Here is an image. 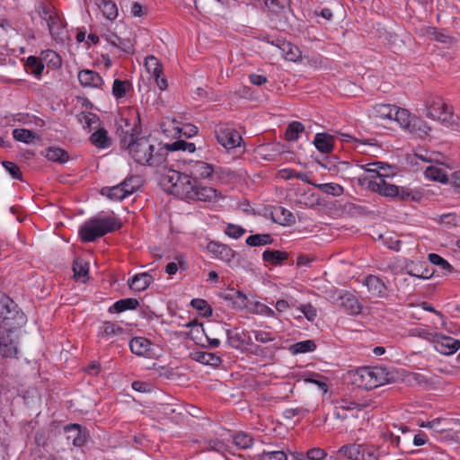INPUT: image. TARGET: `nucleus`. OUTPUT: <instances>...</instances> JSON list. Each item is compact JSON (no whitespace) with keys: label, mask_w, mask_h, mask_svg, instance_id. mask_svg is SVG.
<instances>
[{"label":"nucleus","mask_w":460,"mask_h":460,"mask_svg":"<svg viewBox=\"0 0 460 460\" xmlns=\"http://www.w3.org/2000/svg\"><path fill=\"white\" fill-rule=\"evenodd\" d=\"M428 258H429V261L432 264L439 266L441 268V270H443L444 274H448V273L453 272L454 269L451 266V264L447 260H445L443 257H441L440 255H438L437 253H429Z\"/></svg>","instance_id":"53"},{"label":"nucleus","mask_w":460,"mask_h":460,"mask_svg":"<svg viewBox=\"0 0 460 460\" xmlns=\"http://www.w3.org/2000/svg\"><path fill=\"white\" fill-rule=\"evenodd\" d=\"M315 188H317L322 192L332 195L335 197H339L343 194L344 189L341 185L335 183V182H330V183H319V184H314Z\"/></svg>","instance_id":"45"},{"label":"nucleus","mask_w":460,"mask_h":460,"mask_svg":"<svg viewBox=\"0 0 460 460\" xmlns=\"http://www.w3.org/2000/svg\"><path fill=\"white\" fill-rule=\"evenodd\" d=\"M73 272L75 280L85 282L88 279L89 264L82 258H76L73 261Z\"/></svg>","instance_id":"34"},{"label":"nucleus","mask_w":460,"mask_h":460,"mask_svg":"<svg viewBox=\"0 0 460 460\" xmlns=\"http://www.w3.org/2000/svg\"><path fill=\"white\" fill-rule=\"evenodd\" d=\"M298 309L303 313L308 321H314L317 316L316 308L311 304L301 305Z\"/></svg>","instance_id":"64"},{"label":"nucleus","mask_w":460,"mask_h":460,"mask_svg":"<svg viewBox=\"0 0 460 460\" xmlns=\"http://www.w3.org/2000/svg\"><path fill=\"white\" fill-rule=\"evenodd\" d=\"M341 307L350 315L359 314L362 311V305L358 299L353 294L345 292L340 296Z\"/></svg>","instance_id":"21"},{"label":"nucleus","mask_w":460,"mask_h":460,"mask_svg":"<svg viewBox=\"0 0 460 460\" xmlns=\"http://www.w3.org/2000/svg\"><path fill=\"white\" fill-rule=\"evenodd\" d=\"M224 233L231 238L239 239L245 234V229L241 226L229 223L226 226Z\"/></svg>","instance_id":"59"},{"label":"nucleus","mask_w":460,"mask_h":460,"mask_svg":"<svg viewBox=\"0 0 460 460\" xmlns=\"http://www.w3.org/2000/svg\"><path fill=\"white\" fill-rule=\"evenodd\" d=\"M146 66L147 71L154 77H161L163 75V66L159 63L158 59L154 56H150L146 59Z\"/></svg>","instance_id":"54"},{"label":"nucleus","mask_w":460,"mask_h":460,"mask_svg":"<svg viewBox=\"0 0 460 460\" xmlns=\"http://www.w3.org/2000/svg\"><path fill=\"white\" fill-rule=\"evenodd\" d=\"M401 201H416L422 199L423 194L416 190L408 187H399V194L397 197Z\"/></svg>","instance_id":"39"},{"label":"nucleus","mask_w":460,"mask_h":460,"mask_svg":"<svg viewBox=\"0 0 460 460\" xmlns=\"http://www.w3.org/2000/svg\"><path fill=\"white\" fill-rule=\"evenodd\" d=\"M99 7L101 8L103 15L111 21L115 20L118 17V7L117 4L111 0H102Z\"/></svg>","instance_id":"46"},{"label":"nucleus","mask_w":460,"mask_h":460,"mask_svg":"<svg viewBox=\"0 0 460 460\" xmlns=\"http://www.w3.org/2000/svg\"><path fill=\"white\" fill-rule=\"evenodd\" d=\"M288 252L285 251L267 249L262 253V260L273 266H279L288 259Z\"/></svg>","instance_id":"30"},{"label":"nucleus","mask_w":460,"mask_h":460,"mask_svg":"<svg viewBox=\"0 0 460 460\" xmlns=\"http://www.w3.org/2000/svg\"><path fill=\"white\" fill-rule=\"evenodd\" d=\"M420 33L423 36L429 38L439 43L452 44L454 38L446 33L445 30H438L436 27L426 26L420 29Z\"/></svg>","instance_id":"25"},{"label":"nucleus","mask_w":460,"mask_h":460,"mask_svg":"<svg viewBox=\"0 0 460 460\" xmlns=\"http://www.w3.org/2000/svg\"><path fill=\"white\" fill-rule=\"evenodd\" d=\"M405 272L417 279H429L433 276L434 270L429 268L426 261H408L404 266Z\"/></svg>","instance_id":"16"},{"label":"nucleus","mask_w":460,"mask_h":460,"mask_svg":"<svg viewBox=\"0 0 460 460\" xmlns=\"http://www.w3.org/2000/svg\"><path fill=\"white\" fill-rule=\"evenodd\" d=\"M424 175L427 179L441 183H447L450 181L445 170L436 165H429L424 171Z\"/></svg>","instance_id":"35"},{"label":"nucleus","mask_w":460,"mask_h":460,"mask_svg":"<svg viewBox=\"0 0 460 460\" xmlns=\"http://www.w3.org/2000/svg\"><path fill=\"white\" fill-rule=\"evenodd\" d=\"M381 164L382 163L376 162L362 165L361 167L365 170L366 174L358 178V184L366 186L368 190L369 182H378V181L387 178V174L381 172V169H384Z\"/></svg>","instance_id":"12"},{"label":"nucleus","mask_w":460,"mask_h":460,"mask_svg":"<svg viewBox=\"0 0 460 460\" xmlns=\"http://www.w3.org/2000/svg\"><path fill=\"white\" fill-rule=\"evenodd\" d=\"M164 147L166 148V156L168 155V152L173 151H188L189 153H193L196 150V146L194 143L187 142L182 139H178L172 144H165Z\"/></svg>","instance_id":"41"},{"label":"nucleus","mask_w":460,"mask_h":460,"mask_svg":"<svg viewBox=\"0 0 460 460\" xmlns=\"http://www.w3.org/2000/svg\"><path fill=\"white\" fill-rule=\"evenodd\" d=\"M428 118L439 120L446 125H453L454 113L450 106H448L445 101L438 96L429 98L426 102Z\"/></svg>","instance_id":"7"},{"label":"nucleus","mask_w":460,"mask_h":460,"mask_svg":"<svg viewBox=\"0 0 460 460\" xmlns=\"http://www.w3.org/2000/svg\"><path fill=\"white\" fill-rule=\"evenodd\" d=\"M316 349V344L313 340H306L303 341L296 342L290 346L289 350L293 354H300L312 352Z\"/></svg>","instance_id":"48"},{"label":"nucleus","mask_w":460,"mask_h":460,"mask_svg":"<svg viewBox=\"0 0 460 460\" xmlns=\"http://www.w3.org/2000/svg\"><path fill=\"white\" fill-rule=\"evenodd\" d=\"M139 306V302L137 298H123L116 301L108 311L111 314L122 313L127 310H136Z\"/></svg>","instance_id":"32"},{"label":"nucleus","mask_w":460,"mask_h":460,"mask_svg":"<svg viewBox=\"0 0 460 460\" xmlns=\"http://www.w3.org/2000/svg\"><path fill=\"white\" fill-rule=\"evenodd\" d=\"M233 443L240 449H247L253 444V438L251 435L239 431L233 435Z\"/></svg>","instance_id":"47"},{"label":"nucleus","mask_w":460,"mask_h":460,"mask_svg":"<svg viewBox=\"0 0 460 460\" xmlns=\"http://www.w3.org/2000/svg\"><path fill=\"white\" fill-rule=\"evenodd\" d=\"M176 259L178 261V263H176V262H169L166 265L165 272L168 275H174L178 271L179 268L181 269V270H185L186 269V263H185L183 258L181 256H179Z\"/></svg>","instance_id":"63"},{"label":"nucleus","mask_w":460,"mask_h":460,"mask_svg":"<svg viewBox=\"0 0 460 460\" xmlns=\"http://www.w3.org/2000/svg\"><path fill=\"white\" fill-rule=\"evenodd\" d=\"M435 349L444 355H452L460 349V341L438 333L434 341Z\"/></svg>","instance_id":"14"},{"label":"nucleus","mask_w":460,"mask_h":460,"mask_svg":"<svg viewBox=\"0 0 460 460\" xmlns=\"http://www.w3.org/2000/svg\"><path fill=\"white\" fill-rule=\"evenodd\" d=\"M363 285L367 288L369 294L375 298H383L387 295L386 285L376 275H367L363 281Z\"/></svg>","instance_id":"17"},{"label":"nucleus","mask_w":460,"mask_h":460,"mask_svg":"<svg viewBox=\"0 0 460 460\" xmlns=\"http://www.w3.org/2000/svg\"><path fill=\"white\" fill-rule=\"evenodd\" d=\"M66 439L71 440L75 447H82L87 441L86 429L76 423H70L64 427Z\"/></svg>","instance_id":"18"},{"label":"nucleus","mask_w":460,"mask_h":460,"mask_svg":"<svg viewBox=\"0 0 460 460\" xmlns=\"http://www.w3.org/2000/svg\"><path fill=\"white\" fill-rule=\"evenodd\" d=\"M271 220L280 226H291L296 222L293 213L280 206L273 207L270 213Z\"/></svg>","instance_id":"23"},{"label":"nucleus","mask_w":460,"mask_h":460,"mask_svg":"<svg viewBox=\"0 0 460 460\" xmlns=\"http://www.w3.org/2000/svg\"><path fill=\"white\" fill-rule=\"evenodd\" d=\"M163 181L170 184V191L172 194L189 201L211 202L217 197L216 189L191 179L185 171L181 172L177 170H169L163 175Z\"/></svg>","instance_id":"1"},{"label":"nucleus","mask_w":460,"mask_h":460,"mask_svg":"<svg viewBox=\"0 0 460 460\" xmlns=\"http://www.w3.org/2000/svg\"><path fill=\"white\" fill-rule=\"evenodd\" d=\"M131 83L128 80L115 79L112 84V94L119 100L127 95V93L131 89Z\"/></svg>","instance_id":"40"},{"label":"nucleus","mask_w":460,"mask_h":460,"mask_svg":"<svg viewBox=\"0 0 460 460\" xmlns=\"http://www.w3.org/2000/svg\"><path fill=\"white\" fill-rule=\"evenodd\" d=\"M116 132L119 139V146L121 149L130 145V143L139 137L141 134L139 115L121 117L117 121Z\"/></svg>","instance_id":"6"},{"label":"nucleus","mask_w":460,"mask_h":460,"mask_svg":"<svg viewBox=\"0 0 460 460\" xmlns=\"http://www.w3.org/2000/svg\"><path fill=\"white\" fill-rule=\"evenodd\" d=\"M79 116H80L79 117L80 122L84 123V127L87 128L89 129H91V128L93 124H96L97 122H99V117L95 113L82 112Z\"/></svg>","instance_id":"61"},{"label":"nucleus","mask_w":460,"mask_h":460,"mask_svg":"<svg viewBox=\"0 0 460 460\" xmlns=\"http://www.w3.org/2000/svg\"><path fill=\"white\" fill-rule=\"evenodd\" d=\"M41 58L53 68H59L62 65L60 56L52 49L43 50L41 52Z\"/></svg>","instance_id":"52"},{"label":"nucleus","mask_w":460,"mask_h":460,"mask_svg":"<svg viewBox=\"0 0 460 460\" xmlns=\"http://www.w3.org/2000/svg\"><path fill=\"white\" fill-rule=\"evenodd\" d=\"M120 186H122L124 190L130 191L131 195L139 188L140 179L138 176L135 175L128 176L122 182H120Z\"/></svg>","instance_id":"58"},{"label":"nucleus","mask_w":460,"mask_h":460,"mask_svg":"<svg viewBox=\"0 0 460 460\" xmlns=\"http://www.w3.org/2000/svg\"><path fill=\"white\" fill-rule=\"evenodd\" d=\"M181 169L185 171L191 179L197 181H199V178L208 179L214 172V166L211 164L199 160H183Z\"/></svg>","instance_id":"11"},{"label":"nucleus","mask_w":460,"mask_h":460,"mask_svg":"<svg viewBox=\"0 0 460 460\" xmlns=\"http://www.w3.org/2000/svg\"><path fill=\"white\" fill-rule=\"evenodd\" d=\"M121 227L122 222L116 217H93L80 226L78 234L84 243H91Z\"/></svg>","instance_id":"3"},{"label":"nucleus","mask_w":460,"mask_h":460,"mask_svg":"<svg viewBox=\"0 0 460 460\" xmlns=\"http://www.w3.org/2000/svg\"><path fill=\"white\" fill-rule=\"evenodd\" d=\"M110 42L113 47L121 49L125 53H131L133 51V44L129 40L121 39L117 35H113L111 37Z\"/></svg>","instance_id":"55"},{"label":"nucleus","mask_w":460,"mask_h":460,"mask_svg":"<svg viewBox=\"0 0 460 460\" xmlns=\"http://www.w3.org/2000/svg\"><path fill=\"white\" fill-rule=\"evenodd\" d=\"M368 190L387 198H396L399 194V186L387 182L386 178L378 182H369Z\"/></svg>","instance_id":"20"},{"label":"nucleus","mask_w":460,"mask_h":460,"mask_svg":"<svg viewBox=\"0 0 460 460\" xmlns=\"http://www.w3.org/2000/svg\"><path fill=\"white\" fill-rule=\"evenodd\" d=\"M207 250L215 258L226 262H230L235 256V252L229 245L217 241L208 242Z\"/></svg>","instance_id":"15"},{"label":"nucleus","mask_w":460,"mask_h":460,"mask_svg":"<svg viewBox=\"0 0 460 460\" xmlns=\"http://www.w3.org/2000/svg\"><path fill=\"white\" fill-rule=\"evenodd\" d=\"M190 305L203 317H209L212 315V307L205 299L194 298L190 301Z\"/></svg>","instance_id":"49"},{"label":"nucleus","mask_w":460,"mask_h":460,"mask_svg":"<svg viewBox=\"0 0 460 460\" xmlns=\"http://www.w3.org/2000/svg\"><path fill=\"white\" fill-rule=\"evenodd\" d=\"M280 50L283 58L288 61L297 62L302 59V51L289 41L281 43Z\"/></svg>","instance_id":"33"},{"label":"nucleus","mask_w":460,"mask_h":460,"mask_svg":"<svg viewBox=\"0 0 460 460\" xmlns=\"http://www.w3.org/2000/svg\"><path fill=\"white\" fill-rule=\"evenodd\" d=\"M129 349L133 354L150 358L152 355V343L144 337H134L129 341Z\"/></svg>","instance_id":"22"},{"label":"nucleus","mask_w":460,"mask_h":460,"mask_svg":"<svg viewBox=\"0 0 460 460\" xmlns=\"http://www.w3.org/2000/svg\"><path fill=\"white\" fill-rule=\"evenodd\" d=\"M235 296L234 297V301L232 303V307L235 310H243V309H252V303L250 301L248 296L243 293L241 290H238L235 293Z\"/></svg>","instance_id":"51"},{"label":"nucleus","mask_w":460,"mask_h":460,"mask_svg":"<svg viewBox=\"0 0 460 460\" xmlns=\"http://www.w3.org/2000/svg\"><path fill=\"white\" fill-rule=\"evenodd\" d=\"M228 343L233 348H240L242 344H252L251 337L244 331L239 332L238 329L226 330Z\"/></svg>","instance_id":"28"},{"label":"nucleus","mask_w":460,"mask_h":460,"mask_svg":"<svg viewBox=\"0 0 460 460\" xmlns=\"http://www.w3.org/2000/svg\"><path fill=\"white\" fill-rule=\"evenodd\" d=\"M25 66L30 71V73L37 78L41 76L44 70V65L42 61L35 56H30L27 58Z\"/></svg>","instance_id":"43"},{"label":"nucleus","mask_w":460,"mask_h":460,"mask_svg":"<svg viewBox=\"0 0 460 460\" xmlns=\"http://www.w3.org/2000/svg\"><path fill=\"white\" fill-rule=\"evenodd\" d=\"M13 137L16 141L29 144L34 140L35 134L30 129L15 128L13 131Z\"/></svg>","instance_id":"56"},{"label":"nucleus","mask_w":460,"mask_h":460,"mask_svg":"<svg viewBox=\"0 0 460 460\" xmlns=\"http://www.w3.org/2000/svg\"><path fill=\"white\" fill-rule=\"evenodd\" d=\"M352 384L372 390L390 381V373L382 367H362L351 372Z\"/></svg>","instance_id":"4"},{"label":"nucleus","mask_w":460,"mask_h":460,"mask_svg":"<svg viewBox=\"0 0 460 460\" xmlns=\"http://www.w3.org/2000/svg\"><path fill=\"white\" fill-rule=\"evenodd\" d=\"M338 453L349 460H376V449L364 444L342 446Z\"/></svg>","instance_id":"10"},{"label":"nucleus","mask_w":460,"mask_h":460,"mask_svg":"<svg viewBox=\"0 0 460 460\" xmlns=\"http://www.w3.org/2000/svg\"><path fill=\"white\" fill-rule=\"evenodd\" d=\"M25 322V315L17 309L16 304L8 296L0 294V327L7 333L6 339Z\"/></svg>","instance_id":"5"},{"label":"nucleus","mask_w":460,"mask_h":460,"mask_svg":"<svg viewBox=\"0 0 460 460\" xmlns=\"http://www.w3.org/2000/svg\"><path fill=\"white\" fill-rule=\"evenodd\" d=\"M404 111V109L389 103H376L371 110V116L380 120L396 121L398 123L397 111Z\"/></svg>","instance_id":"13"},{"label":"nucleus","mask_w":460,"mask_h":460,"mask_svg":"<svg viewBox=\"0 0 460 460\" xmlns=\"http://www.w3.org/2000/svg\"><path fill=\"white\" fill-rule=\"evenodd\" d=\"M47 24L52 38L58 42H64L67 38V31L58 14L53 16Z\"/></svg>","instance_id":"24"},{"label":"nucleus","mask_w":460,"mask_h":460,"mask_svg":"<svg viewBox=\"0 0 460 460\" xmlns=\"http://www.w3.org/2000/svg\"><path fill=\"white\" fill-rule=\"evenodd\" d=\"M314 144L319 152L328 154L333 149L334 137L328 133H317L314 136Z\"/></svg>","instance_id":"29"},{"label":"nucleus","mask_w":460,"mask_h":460,"mask_svg":"<svg viewBox=\"0 0 460 460\" xmlns=\"http://www.w3.org/2000/svg\"><path fill=\"white\" fill-rule=\"evenodd\" d=\"M397 114L400 127L418 137H425L431 129L421 118L411 115L406 109L397 111Z\"/></svg>","instance_id":"8"},{"label":"nucleus","mask_w":460,"mask_h":460,"mask_svg":"<svg viewBox=\"0 0 460 460\" xmlns=\"http://www.w3.org/2000/svg\"><path fill=\"white\" fill-rule=\"evenodd\" d=\"M37 12L39 15L46 22H49L50 19H52L53 16L58 14L54 11L52 4L47 3H40L37 5Z\"/></svg>","instance_id":"57"},{"label":"nucleus","mask_w":460,"mask_h":460,"mask_svg":"<svg viewBox=\"0 0 460 460\" xmlns=\"http://www.w3.org/2000/svg\"><path fill=\"white\" fill-rule=\"evenodd\" d=\"M2 164L13 179L22 181V173L16 164L10 161H4Z\"/></svg>","instance_id":"60"},{"label":"nucleus","mask_w":460,"mask_h":460,"mask_svg":"<svg viewBox=\"0 0 460 460\" xmlns=\"http://www.w3.org/2000/svg\"><path fill=\"white\" fill-rule=\"evenodd\" d=\"M153 281L154 278L152 275L147 272H142L128 279V285L130 289L141 292L146 290Z\"/></svg>","instance_id":"26"},{"label":"nucleus","mask_w":460,"mask_h":460,"mask_svg":"<svg viewBox=\"0 0 460 460\" xmlns=\"http://www.w3.org/2000/svg\"><path fill=\"white\" fill-rule=\"evenodd\" d=\"M90 142L96 147L105 149L111 146V139L104 128H98L90 136Z\"/></svg>","instance_id":"31"},{"label":"nucleus","mask_w":460,"mask_h":460,"mask_svg":"<svg viewBox=\"0 0 460 460\" xmlns=\"http://www.w3.org/2000/svg\"><path fill=\"white\" fill-rule=\"evenodd\" d=\"M45 156L48 160L58 163L65 164L69 160L68 153L58 146H49L45 151Z\"/></svg>","instance_id":"37"},{"label":"nucleus","mask_w":460,"mask_h":460,"mask_svg":"<svg viewBox=\"0 0 460 460\" xmlns=\"http://www.w3.org/2000/svg\"><path fill=\"white\" fill-rule=\"evenodd\" d=\"M246 244L252 247L271 244L274 242L270 234H256L246 238Z\"/></svg>","instance_id":"42"},{"label":"nucleus","mask_w":460,"mask_h":460,"mask_svg":"<svg viewBox=\"0 0 460 460\" xmlns=\"http://www.w3.org/2000/svg\"><path fill=\"white\" fill-rule=\"evenodd\" d=\"M214 132L217 143L226 150L241 146L243 138L233 126L227 123H218L216 125Z\"/></svg>","instance_id":"9"},{"label":"nucleus","mask_w":460,"mask_h":460,"mask_svg":"<svg viewBox=\"0 0 460 460\" xmlns=\"http://www.w3.org/2000/svg\"><path fill=\"white\" fill-rule=\"evenodd\" d=\"M305 130L304 125L299 121L291 122L285 132V137L288 141H295L299 137V134Z\"/></svg>","instance_id":"50"},{"label":"nucleus","mask_w":460,"mask_h":460,"mask_svg":"<svg viewBox=\"0 0 460 460\" xmlns=\"http://www.w3.org/2000/svg\"><path fill=\"white\" fill-rule=\"evenodd\" d=\"M122 150L128 152L130 157L138 164L159 167L166 162V148L160 142L147 137H139Z\"/></svg>","instance_id":"2"},{"label":"nucleus","mask_w":460,"mask_h":460,"mask_svg":"<svg viewBox=\"0 0 460 460\" xmlns=\"http://www.w3.org/2000/svg\"><path fill=\"white\" fill-rule=\"evenodd\" d=\"M125 330L116 322L106 321L100 326L97 336L102 339L109 340L115 336L124 334Z\"/></svg>","instance_id":"27"},{"label":"nucleus","mask_w":460,"mask_h":460,"mask_svg":"<svg viewBox=\"0 0 460 460\" xmlns=\"http://www.w3.org/2000/svg\"><path fill=\"white\" fill-rule=\"evenodd\" d=\"M78 80L83 87L102 89L104 85V81L100 74L90 69L79 71Z\"/></svg>","instance_id":"19"},{"label":"nucleus","mask_w":460,"mask_h":460,"mask_svg":"<svg viewBox=\"0 0 460 460\" xmlns=\"http://www.w3.org/2000/svg\"><path fill=\"white\" fill-rule=\"evenodd\" d=\"M194 359L199 363L212 367H218L222 363V359L218 355L207 351H197L194 354Z\"/></svg>","instance_id":"38"},{"label":"nucleus","mask_w":460,"mask_h":460,"mask_svg":"<svg viewBox=\"0 0 460 460\" xmlns=\"http://www.w3.org/2000/svg\"><path fill=\"white\" fill-rule=\"evenodd\" d=\"M102 195L107 196L110 199L119 201L130 195V191L124 190L122 186L117 184L113 187H105L102 189Z\"/></svg>","instance_id":"36"},{"label":"nucleus","mask_w":460,"mask_h":460,"mask_svg":"<svg viewBox=\"0 0 460 460\" xmlns=\"http://www.w3.org/2000/svg\"><path fill=\"white\" fill-rule=\"evenodd\" d=\"M17 353V348L12 339L0 337V356L3 358L13 357Z\"/></svg>","instance_id":"44"},{"label":"nucleus","mask_w":460,"mask_h":460,"mask_svg":"<svg viewBox=\"0 0 460 460\" xmlns=\"http://www.w3.org/2000/svg\"><path fill=\"white\" fill-rule=\"evenodd\" d=\"M259 460H288V458L283 451H263Z\"/></svg>","instance_id":"62"}]
</instances>
